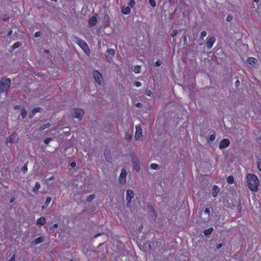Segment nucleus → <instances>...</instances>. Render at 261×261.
Returning a JSON list of instances; mask_svg holds the SVG:
<instances>
[{
    "mask_svg": "<svg viewBox=\"0 0 261 261\" xmlns=\"http://www.w3.org/2000/svg\"><path fill=\"white\" fill-rule=\"evenodd\" d=\"M204 212L206 214H207L208 215H210V210L209 208H206L205 209Z\"/></svg>",
    "mask_w": 261,
    "mask_h": 261,
    "instance_id": "nucleus-49",
    "label": "nucleus"
},
{
    "mask_svg": "<svg viewBox=\"0 0 261 261\" xmlns=\"http://www.w3.org/2000/svg\"><path fill=\"white\" fill-rule=\"evenodd\" d=\"M247 63L251 65L254 66L257 63V60L253 57H249L248 58L247 61Z\"/></svg>",
    "mask_w": 261,
    "mask_h": 261,
    "instance_id": "nucleus-14",
    "label": "nucleus"
},
{
    "mask_svg": "<svg viewBox=\"0 0 261 261\" xmlns=\"http://www.w3.org/2000/svg\"><path fill=\"white\" fill-rule=\"evenodd\" d=\"M93 77L97 83H98L99 84H100L102 76L97 70H94L93 71Z\"/></svg>",
    "mask_w": 261,
    "mask_h": 261,
    "instance_id": "nucleus-10",
    "label": "nucleus"
},
{
    "mask_svg": "<svg viewBox=\"0 0 261 261\" xmlns=\"http://www.w3.org/2000/svg\"><path fill=\"white\" fill-rule=\"evenodd\" d=\"M141 67L139 65H136L134 66V71L136 73H138L140 72Z\"/></svg>",
    "mask_w": 261,
    "mask_h": 261,
    "instance_id": "nucleus-31",
    "label": "nucleus"
},
{
    "mask_svg": "<svg viewBox=\"0 0 261 261\" xmlns=\"http://www.w3.org/2000/svg\"><path fill=\"white\" fill-rule=\"evenodd\" d=\"M21 45V42H16L11 46V48L13 50H14L16 48L20 47Z\"/></svg>",
    "mask_w": 261,
    "mask_h": 261,
    "instance_id": "nucleus-24",
    "label": "nucleus"
},
{
    "mask_svg": "<svg viewBox=\"0 0 261 261\" xmlns=\"http://www.w3.org/2000/svg\"><path fill=\"white\" fill-rule=\"evenodd\" d=\"M44 51L46 53H49V50H45Z\"/></svg>",
    "mask_w": 261,
    "mask_h": 261,
    "instance_id": "nucleus-62",
    "label": "nucleus"
},
{
    "mask_svg": "<svg viewBox=\"0 0 261 261\" xmlns=\"http://www.w3.org/2000/svg\"><path fill=\"white\" fill-rule=\"evenodd\" d=\"M125 139L128 141H131L132 139V134H130L128 132H126L125 134Z\"/></svg>",
    "mask_w": 261,
    "mask_h": 261,
    "instance_id": "nucleus-25",
    "label": "nucleus"
},
{
    "mask_svg": "<svg viewBox=\"0 0 261 261\" xmlns=\"http://www.w3.org/2000/svg\"><path fill=\"white\" fill-rule=\"evenodd\" d=\"M11 81L9 78L3 77L0 81V93L7 92L10 87Z\"/></svg>",
    "mask_w": 261,
    "mask_h": 261,
    "instance_id": "nucleus-2",
    "label": "nucleus"
},
{
    "mask_svg": "<svg viewBox=\"0 0 261 261\" xmlns=\"http://www.w3.org/2000/svg\"><path fill=\"white\" fill-rule=\"evenodd\" d=\"M40 188V184L39 182H36L35 187L33 188V192L36 194H38V190Z\"/></svg>",
    "mask_w": 261,
    "mask_h": 261,
    "instance_id": "nucleus-19",
    "label": "nucleus"
},
{
    "mask_svg": "<svg viewBox=\"0 0 261 261\" xmlns=\"http://www.w3.org/2000/svg\"><path fill=\"white\" fill-rule=\"evenodd\" d=\"M141 82H136L135 83V85L137 87H139L141 86Z\"/></svg>",
    "mask_w": 261,
    "mask_h": 261,
    "instance_id": "nucleus-46",
    "label": "nucleus"
},
{
    "mask_svg": "<svg viewBox=\"0 0 261 261\" xmlns=\"http://www.w3.org/2000/svg\"><path fill=\"white\" fill-rule=\"evenodd\" d=\"M70 166L71 167H74L76 166V163L75 162H72L70 163Z\"/></svg>",
    "mask_w": 261,
    "mask_h": 261,
    "instance_id": "nucleus-53",
    "label": "nucleus"
},
{
    "mask_svg": "<svg viewBox=\"0 0 261 261\" xmlns=\"http://www.w3.org/2000/svg\"><path fill=\"white\" fill-rule=\"evenodd\" d=\"M135 5V0H130L129 3H128L129 7L130 8H133Z\"/></svg>",
    "mask_w": 261,
    "mask_h": 261,
    "instance_id": "nucleus-37",
    "label": "nucleus"
},
{
    "mask_svg": "<svg viewBox=\"0 0 261 261\" xmlns=\"http://www.w3.org/2000/svg\"><path fill=\"white\" fill-rule=\"evenodd\" d=\"M219 191H220V189L217 186H216V185L214 186L213 187V189H212L213 196L214 197H216L217 196V194H218V192H219Z\"/></svg>",
    "mask_w": 261,
    "mask_h": 261,
    "instance_id": "nucleus-17",
    "label": "nucleus"
},
{
    "mask_svg": "<svg viewBox=\"0 0 261 261\" xmlns=\"http://www.w3.org/2000/svg\"><path fill=\"white\" fill-rule=\"evenodd\" d=\"M43 1L45 3V4H49L48 2H47L46 0H43Z\"/></svg>",
    "mask_w": 261,
    "mask_h": 261,
    "instance_id": "nucleus-60",
    "label": "nucleus"
},
{
    "mask_svg": "<svg viewBox=\"0 0 261 261\" xmlns=\"http://www.w3.org/2000/svg\"><path fill=\"white\" fill-rule=\"evenodd\" d=\"M177 34V31L176 30H173L171 36L172 37H175Z\"/></svg>",
    "mask_w": 261,
    "mask_h": 261,
    "instance_id": "nucleus-45",
    "label": "nucleus"
},
{
    "mask_svg": "<svg viewBox=\"0 0 261 261\" xmlns=\"http://www.w3.org/2000/svg\"><path fill=\"white\" fill-rule=\"evenodd\" d=\"M8 261H15V255L14 254Z\"/></svg>",
    "mask_w": 261,
    "mask_h": 261,
    "instance_id": "nucleus-54",
    "label": "nucleus"
},
{
    "mask_svg": "<svg viewBox=\"0 0 261 261\" xmlns=\"http://www.w3.org/2000/svg\"><path fill=\"white\" fill-rule=\"evenodd\" d=\"M213 230L214 229L213 227H210L208 229L205 230L203 231V233L206 236H210L212 233Z\"/></svg>",
    "mask_w": 261,
    "mask_h": 261,
    "instance_id": "nucleus-23",
    "label": "nucleus"
},
{
    "mask_svg": "<svg viewBox=\"0 0 261 261\" xmlns=\"http://www.w3.org/2000/svg\"><path fill=\"white\" fill-rule=\"evenodd\" d=\"M54 179V176H52L47 179V180L50 181Z\"/></svg>",
    "mask_w": 261,
    "mask_h": 261,
    "instance_id": "nucleus-59",
    "label": "nucleus"
},
{
    "mask_svg": "<svg viewBox=\"0 0 261 261\" xmlns=\"http://www.w3.org/2000/svg\"><path fill=\"white\" fill-rule=\"evenodd\" d=\"M257 167H258V169L261 171V156L258 160Z\"/></svg>",
    "mask_w": 261,
    "mask_h": 261,
    "instance_id": "nucleus-39",
    "label": "nucleus"
},
{
    "mask_svg": "<svg viewBox=\"0 0 261 261\" xmlns=\"http://www.w3.org/2000/svg\"><path fill=\"white\" fill-rule=\"evenodd\" d=\"M52 140L51 138H47L44 140L43 142L45 144H48Z\"/></svg>",
    "mask_w": 261,
    "mask_h": 261,
    "instance_id": "nucleus-36",
    "label": "nucleus"
},
{
    "mask_svg": "<svg viewBox=\"0 0 261 261\" xmlns=\"http://www.w3.org/2000/svg\"><path fill=\"white\" fill-rule=\"evenodd\" d=\"M136 106L138 107V108H142L143 107V105L140 103V102H138L137 103L136 105Z\"/></svg>",
    "mask_w": 261,
    "mask_h": 261,
    "instance_id": "nucleus-52",
    "label": "nucleus"
},
{
    "mask_svg": "<svg viewBox=\"0 0 261 261\" xmlns=\"http://www.w3.org/2000/svg\"><path fill=\"white\" fill-rule=\"evenodd\" d=\"M182 38H183L184 44H187V39L186 36V35H184L182 36Z\"/></svg>",
    "mask_w": 261,
    "mask_h": 261,
    "instance_id": "nucleus-44",
    "label": "nucleus"
},
{
    "mask_svg": "<svg viewBox=\"0 0 261 261\" xmlns=\"http://www.w3.org/2000/svg\"><path fill=\"white\" fill-rule=\"evenodd\" d=\"M49 126H50V123H46L43 124L42 126H41L39 128V130L40 131H42V130H44V129H45L46 128L48 127Z\"/></svg>",
    "mask_w": 261,
    "mask_h": 261,
    "instance_id": "nucleus-29",
    "label": "nucleus"
},
{
    "mask_svg": "<svg viewBox=\"0 0 261 261\" xmlns=\"http://www.w3.org/2000/svg\"><path fill=\"white\" fill-rule=\"evenodd\" d=\"M43 240H44V238L43 237H38L34 240V244L35 245L40 244V243L43 242Z\"/></svg>",
    "mask_w": 261,
    "mask_h": 261,
    "instance_id": "nucleus-21",
    "label": "nucleus"
},
{
    "mask_svg": "<svg viewBox=\"0 0 261 261\" xmlns=\"http://www.w3.org/2000/svg\"><path fill=\"white\" fill-rule=\"evenodd\" d=\"M206 34H207L206 32H205L204 31H202L201 33L200 36L199 37L200 39L202 40L203 39V38L206 36Z\"/></svg>",
    "mask_w": 261,
    "mask_h": 261,
    "instance_id": "nucleus-35",
    "label": "nucleus"
},
{
    "mask_svg": "<svg viewBox=\"0 0 261 261\" xmlns=\"http://www.w3.org/2000/svg\"><path fill=\"white\" fill-rule=\"evenodd\" d=\"M18 136L16 134H11L9 138L7 139V143H16L18 142Z\"/></svg>",
    "mask_w": 261,
    "mask_h": 261,
    "instance_id": "nucleus-6",
    "label": "nucleus"
},
{
    "mask_svg": "<svg viewBox=\"0 0 261 261\" xmlns=\"http://www.w3.org/2000/svg\"><path fill=\"white\" fill-rule=\"evenodd\" d=\"M104 232L103 233H99L94 236V238H97L98 236L102 235Z\"/></svg>",
    "mask_w": 261,
    "mask_h": 261,
    "instance_id": "nucleus-57",
    "label": "nucleus"
},
{
    "mask_svg": "<svg viewBox=\"0 0 261 261\" xmlns=\"http://www.w3.org/2000/svg\"><path fill=\"white\" fill-rule=\"evenodd\" d=\"M35 115V114H34L32 112H31V113L29 115V118L30 119H32L34 116Z\"/></svg>",
    "mask_w": 261,
    "mask_h": 261,
    "instance_id": "nucleus-50",
    "label": "nucleus"
},
{
    "mask_svg": "<svg viewBox=\"0 0 261 261\" xmlns=\"http://www.w3.org/2000/svg\"><path fill=\"white\" fill-rule=\"evenodd\" d=\"M132 163L133 164L134 169H135L137 172L140 171V168L139 160L136 158H133Z\"/></svg>",
    "mask_w": 261,
    "mask_h": 261,
    "instance_id": "nucleus-8",
    "label": "nucleus"
},
{
    "mask_svg": "<svg viewBox=\"0 0 261 261\" xmlns=\"http://www.w3.org/2000/svg\"><path fill=\"white\" fill-rule=\"evenodd\" d=\"M227 182L229 184H232L233 182V177L231 175L229 176L227 178Z\"/></svg>",
    "mask_w": 261,
    "mask_h": 261,
    "instance_id": "nucleus-33",
    "label": "nucleus"
},
{
    "mask_svg": "<svg viewBox=\"0 0 261 261\" xmlns=\"http://www.w3.org/2000/svg\"><path fill=\"white\" fill-rule=\"evenodd\" d=\"M148 247H149V249H151V245H149Z\"/></svg>",
    "mask_w": 261,
    "mask_h": 261,
    "instance_id": "nucleus-64",
    "label": "nucleus"
},
{
    "mask_svg": "<svg viewBox=\"0 0 261 261\" xmlns=\"http://www.w3.org/2000/svg\"><path fill=\"white\" fill-rule=\"evenodd\" d=\"M142 228H143V226L142 225L140 226L139 228V231H141V229H142Z\"/></svg>",
    "mask_w": 261,
    "mask_h": 261,
    "instance_id": "nucleus-61",
    "label": "nucleus"
},
{
    "mask_svg": "<svg viewBox=\"0 0 261 261\" xmlns=\"http://www.w3.org/2000/svg\"><path fill=\"white\" fill-rule=\"evenodd\" d=\"M146 95L149 96H153V93L150 90L147 91L146 93Z\"/></svg>",
    "mask_w": 261,
    "mask_h": 261,
    "instance_id": "nucleus-43",
    "label": "nucleus"
},
{
    "mask_svg": "<svg viewBox=\"0 0 261 261\" xmlns=\"http://www.w3.org/2000/svg\"><path fill=\"white\" fill-rule=\"evenodd\" d=\"M222 247V243H220V244H219L217 245L216 246V248L217 249L219 250L220 249L221 247Z\"/></svg>",
    "mask_w": 261,
    "mask_h": 261,
    "instance_id": "nucleus-51",
    "label": "nucleus"
},
{
    "mask_svg": "<svg viewBox=\"0 0 261 261\" xmlns=\"http://www.w3.org/2000/svg\"><path fill=\"white\" fill-rule=\"evenodd\" d=\"M97 15V14H94V15L91 17L89 20L88 23L91 26H94L96 23H97V18L96 16Z\"/></svg>",
    "mask_w": 261,
    "mask_h": 261,
    "instance_id": "nucleus-12",
    "label": "nucleus"
},
{
    "mask_svg": "<svg viewBox=\"0 0 261 261\" xmlns=\"http://www.w3.org/2000/svg\"><path fill=\"white\" fill-rule=\"evenodd\" d=\"M104 155H105V158H106V161H108L109 163H111V161H112V158H111V157H107V155H106V152L104 153Z\"/></svg>",
    "mask_w": 261,
    "mask_h": 261,
    "instance_id": "nucleus-41",
    "label": "nucleus"
},
{
    "mask_svg": "<svg viewBox=\"0 0 261 261\" xmlns=\"http://www.w3.org/2000/svg\"><path fill=\"white\" fill-rule=\"evenodd\" d=\"M259 0H253L254 2L257 3Z\"/></svg>",
    "mask_w": 261,
    "mask_h": 261,
    "instance_id": "nucleus-63",
    "label": "nucleus"
},
{
    "mask_svg": "<svg viewBox=\"0 0 261 261\" xmlns=\"http://www.w3.org/2000/svg\"><path fill=\"white\" fill-rule=\"evenodd\" d=\"M136 134H135V139L137 140H138L140 138V137L142 136V133L141 128L140 126V125L136 126Z\"/></svg>",
    "mask_w": 261,
    "mask_h": 261,
    "instance_id": "nucleus-13",
    "label": "nucleus"
},
{
    "mask_svg": "<svg viewBox=\"0 0 261 261\" xmlns=\"http://www.w3.org/2000/svg\"><path fill=\"white\" fill-rule=\"evenodd\" d=\"M126 175H127V172H126V170H124V169H123L121 170V172L120 173V177H119V181L121 184H124L126 182L125 177H126Z\"/></svg>",
    "mask_w": 261,
    "mask_h": 261,
    "instance_id": "nucleus-9",
    "label": "nucleus"
},
{
    "mask_svg": "<svg viewBox=\"0 0 261 261\" xmlns=\"http://www.w3.org/2000/svg\"><path fill=\"white\" fill-rule=\"evenodd\" d=\"M27 112L25 108H22L21 110V116L22 118L23 119L27 116Z\"/></svg>",
    "mask_w": 261,
    "mask_h": 261,
    "instance_id": "nucleus-27",
    "label": "nucleus"
},
{
    "mask_svg": "<svg viewBox=\"0 0 261 261\" xmlns=\"http://www.w3.org/2000/svg\"><path fill=\"white\" fill-rule=\"evenodd\" d=\"M20 106H19V105H16V106H14V109L15 110H18V109H20Z\"/></svg>",
    "mask_w": 261,
    "mask_h": 261,
    "instance_id": "nucleus-55",
    "label": "nucleus"
},
{
    "mask_svg": "<svg viewBox=\"0 0 261 261\" xmlns=\"http://www.w3.org/2000/svg\"><path fill=\"white\" fill-rule=\"evenodd\" d=\"M12 34V31L11 30H10V31L8 32V34H7V35L8 36H10Z\"/></svg>",
    "mask_w": 261,
    "mask_h": 261,
    "instance_id": "nucleus-58",
    "label": "nucleus"
},
{
    "mask_svg": "<svg viewBox=\"0 0 261 261\" xmlns=\"http://www.w3.org/2000/svg\"><path fill=\"white\" fill-rule=\"evenodd\" d=\"M28 162H25L21 168V171L25 173L28 171Z\"/></svg>",
    "mask_w": 261,
    "mask_h": 261,
    "instance_id": "nucleus-28",
    "label": "nucleus"
},
{
    "mask_svg": "<svg viewBox=\"0 0 261 261\" xmlns=\"http://www.w3.org/2000/svg\"><path fill=\"white\" fill-rule=\"evenodd\" d=\"M115 54V50L112 48H109L106 51L105 56L107 58H108V56L113 57Z\"/></svg>",
    "mask_w": 261,
    "mask_h": 261,
    "instance_id": "nucleus-15",
    "label": "nucleus"
},
{
    "mask_svg": "<svg viewBox=\"0 0 261 261\" xmlns=\"http://www.w3.org/2000/svg\"><path fill=\"white\" fill-rule=\"evenodd\" d=\"M216 136V133L214 132L212 134H211L209 138H207V143H210V142H212L215 140Z\"/></svg>",
    "mask_w": 261,
    "mask_h": 261,
    "instance_id": "nucleus-18",
    "label": "nucleus"
},
{
    "mask_svg": "<svg viewBox=\"0 0 261 261\" xmlns=\"http://www.w3.org/2000/svg\"><path fill=\"white\" fill-rule=\"evenodd\" d=\"M230 144V141L228 139H223L220 142L219 148L221 149H224Z\"/></svg>",
    "mask_w": 261,
    "mask_h": 261,
    "instance_id": "nucleus-7",
    "label": "nucleus"
},
{
    "mask_svg": "<svg viewBox=\"0 0 261 261\" xmlns=\"http://www.w3.org/2000/svg\"><path fill=\"white\" fill-rule=\"evenodd\" d=\"M84 114V110L81 108H74L73 110V116L76 118L82 119Z\"/></svg>",
    "mask_w": 261,
    "mask_h": 261,
    "instance_id": "nucleus-4",
    "label": "nucleus"
},
{
    "mask_svg": "<svg viewBox=\"0 0 261 261\" xmlns=\"http://www.w3.org/2000/svg\"><path fill=\"white\" fill-rule=\"evenodd\" d=\"M43 110L42 108L40 107H37L33 109L32 111V112L36 114L37 113H42L43 112Z\"/></svg>",
    "mask_w": 261,
    "mask_h": 261,
    "instance_id": "nucleus-22",
    "label": "nucleus"
},
{
    "mask_svg": "<svg viewBox=\"0 0 261 261\" xmlns=\"http://www.w3.org/2000/svg\"><path fill=\"white\" fill-rule=\"evenodd\" d=\"M150 168L154 170L159 169V166L156 164L152 163L150 165Z\"/></svg>",
    "mask_w": 261,
    "mask_h": 261,
    "instance_id": "nucleus-32",
    "label": "nucleus"
},
{
    "mask_svg": "<svg viewBox=\"0 0 261 261\" xmlns=\"http://www.w3.org/2000/svg\"><path fill=\"white\" fill-rule=\"evenodd\" d=\"M73 38L76 44H77L87 54L90 52L89 46L85 41L76 36H73Z\"/></svg>",
    "mask_w": 261,
    "mask_h": 261,
    "instance_id": "nucleus-3",
    "label": "nucleus"
},
{
    "mask_svg": "<svg viewBox=\"0 0 261 261\" xmlns=\"http://www.w3.org/2000/svg\"><path fill=\"white\" fill-rule=\"evenodd\" d=\"M15 200V197H12L11 198L10 200V203H12Z\"/></svg>",
    "mask_w": 261,
    "mask_h": 261,
    "instance_id": "nucleus-56",
    "label": "nucleus"
},
{
    "mask_svg": "<svg viewBox=\"0 0 261 261\" xmlns=\"http://www.w3.org/2000/svg\"><path fill=\"white\" fill-rule=\"evenodd\" d=\"M58 227V224L55 223L54 225H53L52 226H49V229L52 230L54 228H57Z\"/></svg>",
    "mask_w": 261,
    "mask_h": 261,
    "instance_id": "nucleus-42",
    "label": "nucleus"
},
{
    "mask_svg": "<svg viewBox=\"0 0 261 261\" xmlns=\"http://www.w3.org/2000/svg\"><path fill=\"white\" fill-rule=\"evenodd\" d=\"M149 2L150 5L152 7H155L156 6V3L155 2V0H149Z\"/></svg>",
    "mask_w": 261,
    "mask_h": 261,
    "instance_id": "nucleus-38",
    "label": "nucleus"
},
{
    "mask_svg": "<svg viewBox=\"0 0 261 261\" xmlns=\"http://www.w3.org/2000/svg\"><path fill=\"white\" fill-rule=\"evenodd\" d=\"M95 198V194H91L89 196H88L86 201L87 202H91L92 201L94 198Z\"/></svg>",
    "mask_w": 261,
    "mask_h": 261,
    "instance_id": "nucleus-26",
    "label": "nucleus"
},
{
    "mask_svg": "<svg viewBox=\"0 0 261 261\" xmlns=\"http://www.w3.org/2000/svg\"><path fill=\"white\" fill-rule=\"evenodd\" d=\"M42 34V32L41 31H38V32H37L35 33L34 34V37L35 38H38L39 37H40Z\"/></svg>",
    "mask_w": 261,
    "mask_h": 261,
    "instance_id": "nucleus-40",
    "label": "nucleus"
},
{
    "mask_svg": "<svg viewBox=\"0 0 261 261\" xmlns=\"http://www.w3.org/2000/svg\"><path fill=\"white\" fill-rule=\"evenodd\" d=\"M240 81L239 80H237L235 82V86L236 88H238L240 86Z\"/></svg>",
    "mask_w": 261,
    "mask_h": 261,
    "instance_id": "nucleus-47",
    "label": "nucleus"
},
{
    "mask_svg": "<svg viewBox=\"0 0 261 261\" xmlns=\"http://www.w3.org/2000/svg\"><path fill=\"white\" fill-rule=\"evenodd\" d=\"M134 193L133 190H127L126 191V199L127 200L126 205L128 206L131 203L132 199L134 197Z\"/></svg>",
    "mask_w": 261,
    "mask_h": 261,
    "instance_id": "nucleus-5",
    "label": "nucleus"
},
{
    "mask_svg": "<svg viewBox=\"0 0 261 261\" xmlns=\"http://www.w3.org/2000/svg\"><path fill=\"white\" fill-rule=\"evenodd\" d=\"M247 180L248 188L252 191H257L259 180L257 176L254 174H249L247 176Z\"/></svg>",
    "mask_w": 261,
    "mask_h": 261,
    "instance_id": "nucleus-1",
    "label": "nucleus"
},
{
    "mask_svg": "<svg viewBox=\"0 0 261 261\" xmlns=\"http://www.w3.org/2000/svg\"><path fill=\"white\" fill-rule=\"evenodd\" d=\"M232 16L229 15L227 16L226 21L229 22L232 20Z\"/></svg>",
    "mask_w": 261,
    "mask_h": 261,
    "instance_id": "nucleus-48",
    "label": "nucleus"
},
{
    "mask_svg": "<svg viewBox=\"0 0 261 261\" xmlns=\"http://www.w3.org/2000/svg\"><path fill=\"white\" fill-rule=\"evenodd\" d=\"M215 41L216 38L215 37H212L210 38H209L206 42V46L207 48H211L213 47V44L215 42Z\"/></svg>",
    "mask_w": 261,
    "mask_h": 261,
    "instance_id": "nucleus-11",
    "label": "nucleus"
},
{
    "mask_svg": "<svg viewBox=\"0 0 261 261\" xmlns=\"http://www.w3.org/2000/svg\"><path fill=\"white\" fill-rule=\"evenodd\" d=\"M51 200V197H47L46 199L45 203H44V205L43 206V207H44V206L45 207H46L47 205H48V204L50 202Z\"/></svg>",
    "mask_w": 261,
    "mask_h": 261,
    "instance_id": "nucleus-30",
    "label": "nucleus"
},
{
    "mask_svg": "<svg viewBox=\"0 0 261 261\" xmlns=\"http://www.w3.org/2000/svg\"><path fill=\"white\" fill-rule=\"evenodd\" d=\"M45 223L46 219L44 217H41L38 219L36 222L37 225H44Z\"/></svg>",
    "mask_w": 261,
    "mask_h": 261,
    "instance_id": "nucleus-16",
    "label": "nucleus"
},
{
    "mask_svg": "<svg viewBox=\"0 0 261 261\" xmlns=\"http://www.w3.org/2000/svg\"><path fill=\"white\" fill-rule=\"evenodd\" d=\"M122 12L123 14L128 15L130 13V9L129 6L126 7H123L122 9Z\"/></svg>",
    "mask_w": 261,
    "mask_h": 261,
    "instance_id": "nucleus-20",
    "label": "nucleus"
},
{
    "mask_svg": "<svg viewBox=\"0 0 261 261\" xmlns=\"http://www.w3.org/2000/svg\"><path fill=\"white\" fill-rule=\"evenodd\" d=\"M162 64V61L160 59L158 60L154 64V66L158 67Z\"/></svg>",
    "mask_w": 261,
    "mask_h": 261,
    "instance_id": "nucleus-34",
    "label": "nucleus"
}]
</instances>
